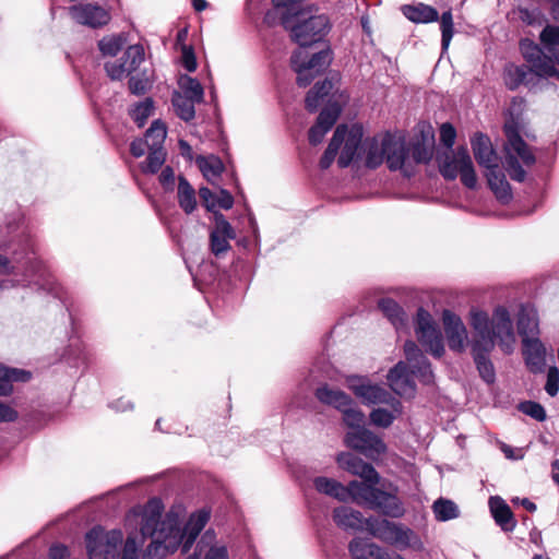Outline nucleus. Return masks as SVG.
<instances>
[{"instance_id":"ea45409f","label":"nucleus","mask_w":559,"mask_h":559,"mask_svg":"<svg viewBox=\"0 0 559 559\" xmlns=\"http://www.w3.org/2000/svg\"><path fill=\"white\" fill-rule=\"evenodd\" d=\"M167 135V128L160 120L153 121L145 133V142L148 148H162Z\"/></svg>"},{"instance_id":"f3484780","label":"nucleus","mask_w":559,"mask_h":559,"mask_svg":"<svg viewBox=\"0 0 559 559\" xmlns=\"http://www.w3.org/2000/svg\"><path fill=\"white\" fill-rule=\"evenodd\" d=\"M70 16L76 23L92 28L102 27L110 20V14L105 8L91 3L71 7Z\"/></svg>"},{"instance_id":"20e7f679","label":"nucleus","mask_w":559,"mask_h":559,"mask_svg":"<svg viewBox=\"0 0 559 559\" xmlns=\"http://www.w3.org/2000/svg\"><path fill=\"white\" fill-rule=\"evenodd\" d=\"M275 7L288 8L284 16V25L290 31L293 39L306 47L321 40L330 29V21L325 14L319 13L313 7L297 9L295 0H272Z\"/></svg>"},{"instance_id":"79ce46f5","label":"nucleus","mask_w":559,"mask_h":559,"mask_svg":"<svg viewBox=\"0 0 559 559\" xmlns=\"http://www.w3.org/2000/svg\"><path fill=\"white\" fill-rule=\"evenodd\" d=\"M432 510L438 521H449L459 516L457 506L448 499H438L433 502Z\"/></svg>"},{"instance_id":"c756f323","label":"nucleus","mask_w":559,"mask_h":559,"mask_svg":"<svg viewBox=\"0 0 559 559\" xmlns=\"http://www.w3.org/2000/svg\"><path fill=\"white\" fill-rule=\"evenodd\" d=\"M489 507L495 521L503 531L509 532L514 528L515 521L512 518V512L500 497H491Z\"/></svg>"},{"instance_id":"3c124183","label":"nucleus","mask_w":559,"mask_h":559,"mask_svg":"<svg viewBox=\"0 0 559 559\" xmlns=\"http://www.w3.org/2000/svg\"><path fill=\"white\" fill-rule=\"evenodd\" d=\"M165 162V152L163 148H150V154L142 165L144 173H156Z\"/></svg>"},{"instance_id":"7ed1b4c3","label":"nucleus","mask_w":559,"mask_h":559,"mask_svg":"<svg viewBox=\"0 0 559 559\" xmlns=\"http://www.w3.org/2000/svg\"><path fill=\"white\" fill-rule=\"evenodd\" d=\"M356 157L365 160V165L369 168H377L385 162L391 170L411 173L412 162L405 155L404 140L390 133L379 134L364 142L361 140Z\"/></svg>"},{"instance_id":"0eeeda50","label":"nucleus","mask_w":559,"mask_h":559,"mask_svg":"<svg viewBox=\"0 0 559 559\" xmlns=\"http://www.w3.org/2000/svg\"><path fill=\"white\" fill-rule=\"evenodd\" d=\"M361 138L362 129L360 127L353 126L347 128L346 126H338L320 160V166L322 168L330 167L340 152L337 163L341 167H347L357 155V147Z\"/></svg>"},{"instance_id":"864d4df0","label":"nucleus","mask_w":559,"mask_h":559,"mask_svg":"<svg viewBox=\"0 0 559 559\" xmlns=\"http://www.w3.org/2000/svg\"><path fill=\"white\" fill-rule=\"evenodd\" d=\"M520 411L532 418L543 421L546 418L544 407L535 402H524L520 405Z\"/></svg>"},{"instance_id":"b1692460","label":"nucleus","mask_w":559,"mask_h":559,"mask_svg":"<svg viewBox=\"0 0 559 559\" xmlns=\"http://www.w3.org/2000/svg\"><path fill=\"white\" fill-rule=\"evenodd\" d=\"M333 520L337 526L344 530L368 532L369 519H364L362 514L349 507H340L333 511Z\"/></svg>"},{"instance_id":"2eb2a0df","label":"nucleus","mask_w":559,"mask_h":559,"mask_svg":"<svg viewBox=\"0 0 559 559\" xmlns=\"http://www.w3.org/2000/svg\"><path fill=\"white\" fill-rule=\"evenodd\" d=\"M144 60V49L141 45H131L124 51L119 61H108L105 70L112 80H121L127 74L135 71Z\"/></svg>"},{"instance_id":"39448f33","label":"nucleus","mask_w":559,"mask_h":559,"mask_svg":"<svg viewBox=\"0 0 559 559\" xmlns=\"http://www.w3.org/2000/svg\"><path fill=\"white\" fill-rule=\"evenodd\" d=\"M406 361L397 362L388 373V384L391 390L402 397H413L415 394L416 374L424 383L432 381V372L426 357L414 342H406L404 346Z\"/></svg>"},{"instance_id":"a211bd4d","label":"nucleus","mask_w":559,"mask_h":559,"mask_svg":"<svg viewBox=\"0 0 559 559\" xmlns=\"http://www.w3.org/2000/svg\"><path fill=\"white\" fill-rule=\"evenodd\" d=\"M236 238V231L233 226L225 219L223 214H215V225L210 234L211 251L214 255L219 257L230 249L229 241Z\"/></svg>"},{"instance_id":"49530a36","label":"nucleus","mask_w":559,"mask_h":559,"mask_svg":"<svg viewBox=\"0 0 559 559\" xmlns=\"http://www.w3.org/2000/svg\"><path fill=\"white\" fill-rule=\"evenodd\" d=\"M154 105L150 98L144 99L131 109L130 114L134 122L141 128L145 124L148 117L153 115Z\"/></svg>"},{"instance_id":"c85d7f7f","label":"nucleus","mask_w":559,"mask_h":559,"mask_svg":"<svg viewBox=\"0 0 559 559\" xmlns=\"http://www.w3.org/2000/svg\"><path fill=\"white\" fill-rule=\"evenodd\" d=\"M518 331L523 340L536 338L538 333L537 312L530 306H522L518 316Z\"/></svg>"},{"instance_id":"7c9ffc66","label":"nucleus","mask_w":559,"mask_h":559,"mask_svg":"<svg viewBox=\"0 0 559 559\" xmlns=\"http://www.w3.org/2000/svg\"><path fill=\"white\" fill-rule=\"evenodd\" d=\"M312 484L318 492L333 497L338 501L346 502V486L336 479L318 476L313 478Z\"/></svg>"},{"instance_id":"4d7b16f0","label":"nucleus","mask_w":559,"mask_h":559,"mask_svg":"<svg viewBox=\"0 0 559 559\" xmlns=\"http://www.w3.org/2000/svg\"><path fill=\"white\" fill-rule=\"evenodd\" d=\"M545 390L550 396L557 395L559 391V370L557 367L548 369Z\"/></svg>"},{"instance_id":"f8f14e48","label":"nucleus","mask_w":559,"mask_h":559,"mask_svg":"<svg viewBox=\"0 0 559 559\" xmlns=\"http://www.w3.org/2000/svg\"><path fill=\"white\" fill-rule=\"evenodd\" d=\"M416 336L419 343L435 357H441L444 353L442 335L431 314L419 309L416 317Z\"/></svg>"},{"instance_id":"5701e85b","label":"nucleus","mask_w":559,"mask_h":559,"mask_svg":"<svg viewBox=\"0 0 559 559\" xmlns=\"http://www.w3.org/2000/svg\"><path fill=\"white\" fill-rule=\"evenodd\" d=\"M340 112L341 107L338 105H331L320 112L317 123L309 131L310 143L314 145L321 143L325 133L335 123Z\"/></svg>"},{"instance_id":"338daca9","label":"nucleus","mask_w":559,"mask_h":559,"mask_svg":"<svg viewBox=\"0 0 559 559\" xmlns=\"http://www.w3.org/2000/svg\"><path fill=\"white\" fill-rule=\"evenodd\" d=\"M500 449L509 460H520L523 457L522 450H514L506 443H501Z\"/></svg>"},{"instance_id":"6e6d98bb","label":"nucleus","mask_w":559,"mask_h":559,"mask_svg":"<svg viewBox=\"0 0 559 559\" xmlns=\"http://www.w3.org/2000/svg\"><path fill=\"white\" fill-rule=\"evenodd\" d=\"M539 39L546 47L559 45V27L547 25L542 31Z\"/></svg>"},{"instance_id":"aec40b11","label":"nucleus","mask_w":559,"mask_h":559,"mask_svg":"<svg viewBox=\"0 0 559 559\" xmlns=\"http://www.w3.org/2000/svg\"><path fill=\"white\" fill-rule=\"evenodd\" d=\"M379 484L380 480L373 481L368 479L349 481L346 486V501L352 500L360 506L370 508L373 502L372 500L380 489L377 487Z\"/></svg>"},{"instance_id":"4468645a","label":"nucleus","mask_w":559,"mask_h":559,"mask_svg":"<svg viewBox=\"0 0 559 559\" xmlns=\"http://www.w3.org/2000/svg\"><path fill=\"white\" fill-rule=\"evenodd\" d=\"M442 323L450 349L463 353L469 346L471 338L462 319L451 310H443Z\"/></svg>"},{"instance_id":"72a5a7b5","label":"nucleus","mask_w":559,"mask_h":559,"mask_svg":"<svg viewBox=\"0 0 559 559\" xmlns=\"http://www.w3.org/2000/svg\"><path fill=\"white\" fill-rule=\"evenodd\" d=\"M336 83H338L337 75L326 79L322 83H317L306 97V107L310 111H314L319 106L320 99L329 95L334 90Z\"/></svg>"},{"instance_id":"a18cd8bd","label":"nucleus","mask_w":559,"mask_h":559,"mask_svg":"<svg viewBox=\"0 0 559 559\" xmlns=\"http://www.w3.org/2000/svg\"><path fill=\"white\" fill-rule=\"evenodd\" d=\"M122 35H109L102 38L98 43V48L103 56H116L124 45Z\"/></svg>"},{"instance_id":"680f3d73","label":"nucleus","mask_w":559,"mask_h":559,"mask_svg":"<svg viewBox=\"0 0 559 559\" xmlns=\"http://www.w3.org/2000/svg\"><path fill=\"white\" fill-rule=\"evenodd\" d=\"M199 194L209 211H213L216 207V195L209 188H200Z\"/></svg>"},{"instance_id":"4c0bfd02","label":"nucleus","mask_w":559,"mask_h":559,"mask_svg":"<svg viewBox=\"0 0 559 559\" xmlns=\"http://www.w3.org/2000/svg\"><path fill=\"white\" fill-rule=\"evenodd\" d=\"M340 412L342 414L343 423L352 430L365 429L362 426L365 421V414L356 405L353 399H350V404L344 406V408H341Z\"/></svg>"},{"instance_id":"09e8293b","label":"nucleus","mask_w":559,"mask_h":559,"mask_svg":"<svg viewBox=\"0 0 559 559\" xmlns=\"http://www.w3.org/2000/svg\"><path fill=\"white\" fill-rule=\"evenodd\" d=\"M525 76H526V71L522 67L509 64L504 69L503 79H504L506 85L510 90H514L520 84H522Z\"/></svg>"},{"instance_id":"37998d69","label":"nucleus","mask_w":559,"mask_h":559,"mask_svg":"<svg viewBox=\"0 0 559 559\" xmlns=\"http://www.w3.org/2000/svg\"><path fill=\"white\" fill-rule=\"evenodd\" d=\"M179 86L183 92L182 95L201 103L204 97V91L198 80L183 75L179 79Z\"/></svg>"},{"instance_id":"4be33fe9","label":"nucleus","mask_w":559,"mask_h":559,"mask_svg":"<svg viewBox=\"0 0 559 559\" xmlns=\"http://www.w3.org/2000/svg\"><path fill=\"white\" fill-rule=\"evenodd\" d=\"M384 405H388L389 408L385 407H376L369 414V420L371 425L386 429L389 428L394 420L402 415L403 407L401 402L395 399L393 395L390 396V402H384Z\"/></svg>"},{"instance_id":"bf43d9fd","label":"nucleus","mask_w":559,"mask_h":559,"mask_svg":"<svg viewBox=\"0 0 559 559\" xmlns=\"http://www.w3.org/2000/svg\"><path fill=\"white\" fill-rule=\"evenodd\" d=\"M182 63L189 72H193L197 69V60L193 50L189 46H182Z\"/></svg>"},{"instance_id":"6ab92c4d","label":"nucleus","mask_w":559,"mask_h":559,"mask_svg":"<svg viewBox=\"0 0 559 559\" xmlns=\"http://www.w3.org/2000/svg\"><path fill=\"white\" fill-rule=\"evenodd\" d=\"M336 462L342 469L354 476H358L361 479L373 481L381 480L379 473L371 464L365 462L361 457L350 452H341L336 456Z\"/></svg>"},{"instance_id":"603ef678","label":"nucleus","mask_w":559,"mask_h":559,"mask_svg":"<svg viewBox=\"0 0 559 559\" xmlns=\"http://www.w3.org/2000/svg\"><path fill=\"white\" fill-rule=\"evenodd\" d=\"M440 27H441V34H442V48L444 50L448 49L451 39L453 37V16L451 11L443 12L440 20Z\"/></svg>"},{"instance_id":"1a4fd4ad","label":"nucleus","mask_w":559,"mask_h":559,"mask_svg":"<svg viewBox=\"0 0 559 559\" xmlns=\"http://www.w3.org/2000/svg\"><path fill=\"white\" fill-rule=\"evenodd\" d=\"M440 174L448 180H454L460 176L462 183L474 189L477 186V176L473 160L466 148L447 151L438 157Z\"/></svg>"},{"instance_id":"bb28decb","label":"nucleus","mask_w":559,"mask_h":559,"mask_svg":"<svg viewBox=\"0 0 559 559\" xmlns=\"http://www.w3.org/2000/svg\"><path fill=\"white\" fill-rule=\"evenodd\" d=\"M485 176L496 198L502 203H508L512 198L511 187L499 165L486 170Z\"/></svg>"},{"instance_id":"ddd939ff","label":"nucleus","mask_w":559,"mask_h":559,"mask_svg":"<svg viewBox=\"0 0 559 559\" xmlns=\"http://www.w3.org/2000/svg\"><path fill=\"white\" fill-rule=\"evenodd\" d=\"M346 386L365 405H380L390 402L392 394L379 383L371 381L364 376H348L345 380Z\"/></svg>"},{"instance_id":"393cba45","label":"nucleus","mask_w":559,"mask_h":559,"mask_svg":"<svg viewBox=\"0 0 559 559\" xmlns=\"http://www.w3.org/2000/svg\"><path fill=\"white\" fill-rule=\"evenodd\" d=\"M523 354L533 372L543 371L546 364V348L539 338L523 340Z\"/></svg>"},{"instance_id":"f704fd0d","label":"nucleus","mask_w":559,"mask_h":559,"mask_svg":"<svg viewBox=\"0 0 559 559\" xmlns=\"http://www.w3.org/2000/svg\"><path fill=\"white\" fill-rule=\"evenodd\" d=\"M214 536L210 535L209 532L204 534L200 544L198 545L199 555L202 559H229L227 547L218 542L210 544L207 539H212Z\"/></svg>"},{"instance_id":"412c9836","label":"nucleus","mask_w":559,"mask_h":559,"mask_svg":"<svg viewBox=\"0 0 559 559\" xmlns=\"http://www.w3.org/2000/svg\"><path fill=\"white\" fill-rule=\"evenodd\" d=\"M472 148L477 163L486 170L499 165V157L488 136L475 134L472 139Z\"/></svg>"},{"instance_id":"423d86ee","label":"nucleus","mask_w":559,"mask_h":559,"mask_svg":"<svg viewBox=\"0 0 559 559\" xmlns=\"http://www.w3.org/2000/svg\"><path fill=\"white\" fill-rule=\"evenodd\" d=\"M368 533L400 550L421 551L424 543L412 528L386 519L369 518Z\"/></svg>"},{"instance_id":"c9c22d12","label":"nucleus","mask_w":559,"mask_h":559,"mask_svg":"<svg viewBox=\"0 0 559 559\" xmlns=\"http://www.w3.org/2000/svg\"><path fill=\"white\" fill-rule=\"evenodd\" d=\"M195 162L204 178L210 182H214L224 169L222 160L214 155L198 156Z\"/></svg>"},{"instance_id":"c03bdc74","label":"nucleus","mask_w":559,"mask_h":559,"mask_svg":"<svg viewBox=\"0 0 559 559\" xmlns=\"http://www.w3.org/2000/svg\"><path fill=\"white\" fill-rule=\"evenodd\" d=\"M405 155L411 159V173L404 174L412 176L417 164L427 163L431 158V150L421 143L414 144L411 148L405 146Z\"/></svg>"},{"instance_id":"9d476101","label":"nucleus","mask_w":559,"mask_h":559,"mask_svg":"<svg viewBox=\"0 0 559 559\" xmlns=\"http://www.w3.org/2000/svg\"><path fill=\"white\" fill-rule=\"evenodd\" d=\"M332 56L329 49L322 50L309 57L308 52L299 48L292 56V66L297 73V83L299 86H307L331 63Z\"/></svg>"},{"instance_id":"6e6552de","label":"nucleus","mask_w":559,"mask_h":559,"mask_svg":"<svg viewBox=\"0 0 559 559\" xmlns=\"http://www.w3.org/2000/svg\"><path fill=\"white\" fill-rule=\"evenodd\" d=\"M508 142L504 145V165L511 179L523 181L526 177L525 167L535 163V155L528 145L509 126H506Z\"/></svg>"},{"instance_id":"69168bd1","label":"nucleus","mask_w":559,"mask_h":559,"mask_svg":"<svg viewBox=\"0 0 559 559\" xmlns=\"http://www.w3.org/2000/svg\"><path fill=\"white\" fill-rule=\"evenodd\" d=\"M159 181L166 189H173L175 182L174 170L170 167L164 168L160 173Z\"/></svg>"},{"instance_id":"f257e3e1","label":"nucleus","mask_w":559,"mask_h":559,"mask_svg":"<svg viewBox=\"0 0 559 559\" xmlns=\"http://www.w3.org/2000/svg\"><path fill=\"white\" fill-rule=\"evenodd\" d=\"M164 506L158 499L150 500L143 508L134 509L127 516L128 537L116 548L118 559H139V552L147 537L151 538L142 559H164L182 545L187 552L210 519L206 511L190 516L182 527L179 515L168 512L162 520ZM122 543V540L120 542Z\"/></svg>"},{"instance_id":"de8ad7c7","label":"nucleus","mask_w":559,"mask_h":559,"mask_svg":"<svg viewBox=\"0 0 559 559\" xmlns=\"http://www.w3.org/2000/svg\"><path fill=\"white\" fill-rule=\"evenodd\" d=\"M531 66L533 71L539 76H557L559 79V72L556 70L552 60L543 53Z\"/></svg>"},{"instance_id":"dca6fc26","label":"nucleus","mask_w":559,"mask_h":559,"mask_svg":"<svg viewBox=\"0 0 559 559\" xmlns=\"http://www.w3.org/2000/svg\"><path fill=\"white\" fill-rule=\"evenodd\" d=\"M383 487L388 490L379 489L370 509L389 518H402L406 510L404 503L396 495L399 488L393 484L383 485Z\"/></svg>"},{"instance_id":"8fccbe9b","label":"nucleus","mask_w":559,"mask_h":559,"mask_svg":"<svg viewBox=\"0 0 559 559\" xmlns=\"http://www.w3.org/2000/svg\"><path fill=\"white\" fill-rule=\"evenodd\" d=\"M516 17L527 25L540 26L546 22V19L539 9L528 10L526 8H519L514 11Z\"/></svg>"},{"instance_id":"58836bf2","label":"nucleus","mask_w":559,"mask_h":559,"mask_svg":"<svg viewBox=\"0 0 559 559\" xmlns=\"http://www.w3.org/2000/svg\"><path fill=\"white\" fill-rule=\"evenodd\" d=\"M197 100L183 96L181 93H175L173 96V105L176 114L185 121L193 119Z\"/></svg>"},{"instance_id":"473e14b6","label":"nucleus","mask_w":559,"mask_h":559,"mask_svg":"<svg viewBox=\"0 0 559 559\" xmlns=\"http://www.w3.org/2000/svg\"><path fill=\"white\" fill-rule=\"evenodd\" d=\"M403 14L414 23H429L438 20V11L427 4L419 3L417 5H404Z\"/></svg>"},{"instance_id":"e433bc0d","label":"nucleus","mask_w":559,"mask_h":559,"mask_svg":"<svg viewBox=\"0 0 559 559\" xmlns=\"http://www.w3.org/2000/svg\"><path fill=\"white\" fill-rule=\"evenodd\" d=\"M178 202L187 214L192 213L197 206L195 191L183 177L179 178Z\"/></svg>"},{"instance_id":"a878e982","label":"nucleus","mask_w":559,"mask_h":559,"mask_svg":"<svg viewBox=\"0 0 559 559\" xmlns=\"http://www.w3.org/2000/svg\"><path fill=\"white\" fill-rule=\"evenodd\" d=\"M353 559H390V554L374 543L364 538H354L349 544Z\"/></svg>"},{"instance_id":"cd10ccee","label":"nucleus","mask_w":559,"mask_h":559,"mask_svg":"<svg viewBox=\"0 0 559 559\" xmlns=\"http://www.w3.org/2000/svg\"><path fill=\"white\" fill-rule=\"evenodd\" d=\"M32 378L29 371L9 368L0 364V396H9L13 392V382H27Z\"/></svg>"},{"instance_id":"9b49d317","label":"nucleus","mask_w":559,"mask_h":559,"mask_svg":"<svg viewBox=\"0 0 559 559\" xmlns=\"http://www.w3.org/2000/svg\"><path fill=\"white\" fill-rule=\"evenodd\" d=\"M344 443L374 462L388 452V445L383 439L367 428L347 431Z\"/></svg>"},{"instance_id":"0e129e2a","label":"nucleus","mask_w":559,"mask_h":559,"mask_svg":"<svg viewBox=\"0 0 559 559\" xmlns=\"http://www.w3.org/2000/svg\"><path fill=\"white\" fill-rule=\"evenodd\" d=\"M148 86V81L146 79H140L132 76L129 81V88L133 94H143Z\"/></svg>"},{"instance_id":"774afa93","label":"nucleus","mask_w":559,"mask_h":559,"mask_svg":"<svg viewBox=\"0 0 559 559\" xmlns=\"http://www.w3.org/2000/svg\"><path fill=\"white\" fill-rule=\"evenodd\" d=\"M146 142L143 141V140H134L132 143H131V153L133 154V156L135 157H141L144 155L145 153V147H146Z\"/></svg>"},{"instance_id":"5fc2aeb1","label":"nucleus","mask_w":559,"mask_h":559,"mask_svg":"<svg viewBox=\"0 0 559 559\" xmlns=\"http://www.w3.org/2000/svg\"><path fill=\"white\" fill-rule=\"evenodd\" d=\"M520 48L523 57L527 62L532 63L543 53L540 48L530 39L521 40Z\"/></svg>"},{"instance_id":"e2e57ef3","label":"nucleus","mask_w":559,"mask_h":559,"mask_svg":"<svg viewBox=\"0 0 559 559\" xmlns=\"http://www.w3.org/2000/svg\"><path fill=\"white\" fill-rule=\"evenodd\" d=\"M234 205V198L233 195L227 191L222 189L216 195V207H222L224 210H229Z\"/></svg>"},{"instance_id":"f03ea898","label":"nucleus","mask_w":559,"mask_h":559,"mask_svg":"<svg viewBox=\"0 0 559 559\" xmlns=\"http://www.w3.org/2000/svg\"><path fill=\"white\" fill-rule=\"evenodd\" d=\"M471 328L469 347L481 378L491 383L495 370L488 356L498 345L506 354L513 352L516 334L510 311L504 306H497L491 316L480 308L473 307L468 312Z\"/></svg>"},{"instance_id":"13d9d810","label":"nucleus","mask_w":559,"mask_h":559,"mask_svg":"<svg viewBox=\"0 0 559 559\" xmlns=\"http://www.w3.org/2000/svg\"><path fill=\"white\" fill-rule=\"evenodd\" d=\"M455 130L450 123H443L440 128V141L452 151L451 147L455 141Z\"/></svg>"},{"instance_id":"2f4dec72","label":"nucleus","mask_w":559,"mask_h":559,"mask_svg":"<svg viewBox=\"0 0 559 559\" xmlns=\"http://www.w3.org/2000/svg\"><path fill=\"white\" fill-rule=\"evenodd\" d=\"M317 399L326 405L333 406L337 411L350 404V396L338 389H332L329 385H322L316 390Z\"/></svg>"},{"instance_id":"052dcab7","label":"nucleus","mask_w":559,"mask_h":559,"mask_svg":"<svg viewBox=\"0 0 559 559\" xmlns=\"http://www.w3.org/2000/svg\"><path fill=\"white\" fill-rule=\"evenodd\" d=\"M16 418L17 412L8 403L0 401V423H11Z\"/></svg>"},{"instance_id":"a19ab883","label":"nucleus","mask_w":559,"mask_h":559,"mask_svg":"<svg viewBox=\"0 0 559 559\" xmlns=\"http://www.w3.org/2000/svg\"><path fill=\"white\" fill-rule=\"evenodd\" d=\"M379 307L396 329L404 325L405 313L394 300L382 299L379 302Z\"/></svg>"}]
</instances>
